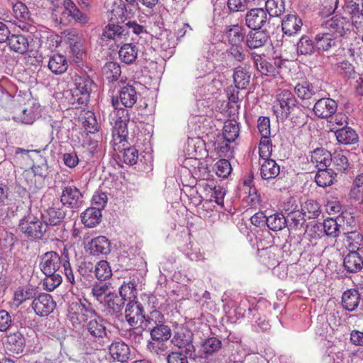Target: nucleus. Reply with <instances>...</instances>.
Returning <instances> with one entry per match:
<instances>
[{
  "instance_id": "1",
  "label": "nucleus",
  "mask_w": 363,
  "mask_h": 363,
  "mask_svg": "<svg viewBox=\"0 0 363 363\" xmlns=\"http://www.w3.org/2000/svg\"><path fill=\"white\" fill-rule=\"evenodd\" d=\"M274 112L277 117L287 118L291 115V121L296 125L300 126L305 123L304 113L301 110L296 116L293 113L298 109V101L295 95L290 90L280 89L278 90L274 104Z\"/></svg>"
},
{
  "instance_id": "2",
  "label": "nucleus",
  "mask_w": 363,
  "mask_h": 363,
  "mask_svg": "<svg viewBox=\"0 0 363 363\" xmlns=\"http://www.w3.org/2000/svg\"><path fill=\"white\" fill-rule=\"evenodd\" d=\"M40 267L41 271L46 275L50 276L64 273L67 281L72 285L75 284L74 276L68 257V251L65 247L62 258L53 251L45 253L40 260Z\"/></svg>"
},
{
  "instance_id": "3",
  "label": "nucleus",
  "mask_w": 363,
  "mask_h": 363,
  "mask_svg": "<svg viewBox=\"0 0 363 363\" xmlns=\"http://www.w3.org/2000/svg\"><path fill=\"white\" fill-rule=\"evenodd\" d=\"M112 104L116 111L113 112L115 122L112 130L113 143L114 145L125 142L128 134V123L130 121L128 110L118 108L119 105L118 97L112 99Z\"/></svg>"
},
{
  "instance_id": "4",
  "label": "nucleus",
  "mask_w": 363,
  "mask_h": 363,
  "mask_svg": "<svg viewBox=\"0 0 363 363\" xmlns=\"http://www.w3.org/2000/svg\"><path fill=\"white\" fill-rule=\"evenodd\" d=\"M19 229L30 240H41L50 237V228L38 219L21 220Z\"/></svg>"
},
{
  "instance_id": "5",
  "label": "nucleus",
  "mask_w": 363,
  "mask_h": 363,
  "mask_svg": "<svg viewBox=\"0 0 363 363\" xmlns=\"http://www.w3.org/2000/svg\"><path fill=\"white\" fill-rule=\"evenodd\" d=\"M74 84L72 96L79 104L86 105L89 101L93 80L86 74L79 75L74 74L72 76Z\"/></svg>"
},
{
  "instance_id": "6",
  "label": "nucleus",
  "mask_w": 363,
  "mask_h": 363,
  "mask_svg": "<svg viewBox=\"0 0 363 363\" xmlns=\"http://www.w3.org/2000/svg\"><path fill=\"white\" fill-rule=\"evenodd\" d=\"M82 194L74 185L65 186L62 191L60 201L63 206L70 208H79L83 202Z\"/></svg>"
},
{
  "instance_id": "7",
  "label": "nucleus",
  "mask_w": 363,
  "mask_h": 363,
  "mask_svg": "<svg viewBox=\"0 0 363 363\" xmlns=\"http://www.w3.org/2000/svg\"><path fill=\"white\" fill-rule=\"evenodd\" d=\"M13 16L16 19L15 24L22 30L30 32L33 26L30 23V11L25 4L17 2L13 6Z\"/></svg>"
},
{
  "instance_id": "8",
  "label": "nucleus",
  "mask_w": 363,
  "mask_h": 363,
  "mask_svg": "<svg viewBox=\"0 0 363 363\" xmlns=\"http://www.w3.org/2000/svg\"><path fill=\"white\" fill-rule=\"evenodd\" d=\"M170 343L189 354V357H192L194 353L195 348L192 343V333L190 330L177 332Z\"/></svg>"
},
{
  "instance_id": "9",
  "label": "nucleus",
  "mask_w": 363,
  "mask_h": 363,
  "mask_svg": "<svg viewBox=\"0 0 363 363\" xmlns=\"http://www.w3.org/2000/svg\"><path fill=\"white\" fill-rule=\"evenodd\" d=\"M337 102L330 98L318 99L313 106V112L320 118H328L334 115L337 111Z\"/></svg>"
},
{
  "instance_id": "10",
  "label": "nucleus",
  "mask_w": 363,
  "mask_h": 363,
  "mask_svg": "<svg viewBox=\"0 0 363 363\" xmlns=\"http://www.w3.org/2000/svg\"><path fill=\"white\" fill-rule=\"evenodd\" d=\"M65 215L66 213L62 207L53 204L41 213V218L47 226H57L63 221Z\"/></svg>"
},
{
  "instance_id": "11",
  "label": "nucleus",
  "mask_w": 363,
  "mask_h": 363,
  "mask_svg": "<svg viewBox=\"0 0 363 363\" xmlns=\"http://www.w3.org/2000/svg\"><path fill=\"white\" fill-rule=\"evenodd\" d=\"M267 21V11L262 8L252 9L245 15V24L251 29H261Z\"/></svg>"
},
{
  "instance_id": "12",
  "label": "nucleus",
  "mask_w": 363,
  "mask_h": 363,
  "mask_svg": "<svg viewBox=\"0 0 363 363\" xmlns=\"http://www.w3.org/2000/svg\"><path fill=\"white\" fill-rule=\"evenodd\" d=\"M223 36L230 45L242 44L245 40V28L238 23L226 26L223 31Z\"/></svg>"
},
{
  "instance_id": "13",
  "label": "nucleus",
  "mask_w": 363,
  "mask_h": 363,
  "mask_svg": "<svg viewBox=\"0 0 363 363\" xmlns=\"http://www.w3.org/2000/svg\"><path fill=\"white\" fill-rule=\"evenodd\" d=\"M30 39V35L15 33L10 35L7 45L11 51L23 55L28 51Z\"/></svg>"
},
{
  "instance_id": "14",
  "label": "nucleus",
  "mask_w": 363,
  "mask_h": 363,
  "mask_svg": "<svg viewBox=\"0 0 363 363\" xmlns=\"http://www.w3.org/2000/svg\"><path fill=\"white\" fill-rule=\"evenodd\" d=\"M125 316L127 322L131 326L143 322L145 318L143 306L138 301H130L125 310Z\"/></svg>"
},
{
  "instance_id": "15",
  "label": "nucleus",
  "mask_w": 363,
  "mask_h": 363,
  "mask_svg": "<svg viewBox=\"0 0 363 363\" xmlns=\"http://www.w3.org/2000/svg\"><path fill=\"white\" fill-rule=\"evenodd\" d=\"M246 35L245 45L250 50L263 47L269 39L267 33L260 29H252Z\"/></svg>"
},
{
  "instance_id": "16",
  "label": "nucleus",
  "mask_w": 363,
  "mask_h": 363,
  "mask_svg": "<svg viewBox=\"0 0 363 363\" xmlns=\"http://www.w3.org/2000/svg\"><path fill=\"white\" fill-rule=\"evenodd\" d=\"M91 314L92 313L89 312ZM84 327L91 337L101 339L106 336V329L104 323V319L96 318V315H91V319L84 324Z\"/></svg>"
},
{
  "instance_id": "17",
  "label": "nucleus",
  "mask_w": 363,
  "mask_h": 363,
  "mask_svg": "<svg viewBox=\"0 0 363 363\" xmlns=\"http://www.w3.org/2000/svg\"><path fill=\"white\" fill-rule=\"evenodd\" d=\"M32 305L36 314L40 316L49 315L56 307L52 296H37L33 301Z\"/></svg>"
},
{
  "instance_id": "18",
  "label": "nucleus",
  "mask_w": 363,
  "mask_h": 363,
  "mask_svg": "<svg viewBox=\"0 0 363 363\" xmlns=\"http://www.w3.org/2000/svg\"><path fill=\"white\" fill-rule=\"evenodd\" d=\"M106 5L111 21H123L126 18L127 9L123 0H107Z\"/></svg>"
},
{
  "instance_id": "19",
  "label": "nucleus",
  "mask_w": 363,
  "mask_h": 363,
  "mask_svg": "<svg viewBox=\"0 0 363 363\" xmlns=\"http://www.w3.org/2000/svg\"><path fill=\"white\" fill-rule=\"evenodd\" d=\"M343 220L342 217H337L336 219L328 218L323 220L321 225L323 234L331 238H335L339 236L341 232L345 231V228L342 227L340 222Z\"/></svg>"
},
{
  "instance_id": "20",
  "label": "nucleus",
  "mask_w": 363,
  "mask_h": 363,
  "mask_svg": "<svg viewBox=\"0 0 363 363\" xmlns=\"http://www.w3.org/2000/svg\"><path fill=\"white\" fill-rule=\"evenodd\" d=\"M347 25L346 19L343 17L335 16L328 19L323 26L328 32L333 34L335 38L344 35L345 26Z\"/></svg>"
},
{
  "instance_id": "21",
  "label": "nucleus",
  "mask_w": 363,
  "mask_h": 363,
  "mask_svg": "<svg viewBox=\"0 0 363 363\" xmlns=\"http://www.w3.org/2000/svg\"><path fill=\"white\" fill-rule=\"evenodd\" d=\"M302 26L301 18L295 14L286 16L281 22L282 30L284 34L289 36L296 34L301 30Z\"/></svg>"
},
{
  "instance_id": "22",
  "label": "nucleus",
  "mask_w": 363,
  "mask_h": 363,
  "mask_svg": "<svg viewBox=\"0 0 363 363\" xmlns=\"http://www.w3.org/2000/svg\"><path fill=\"white\" fill-rule=\"evenodd\" d=\"M332 160V154L324 148H316L311 155V161L318 169H326Z\"/></svg>"
},
{
  "instance_id": "23",
  "label": "nucleus",
  "mask_w": 363,
  "mask_h": 363,
  "mask_svg": "<svg viewBox=\"0 0 363 363\" xmlns=\"http://www.w3.org/2000/svg\"><path fill=\"white\" fill-rule=\"evenodd\" d=\"M337 142L343 145H353L358 142V135L351 127L346 126L335 130Z\"/></svg>"
},
{
  "instance_id": "24",
  "label": "nucleus",
  "mask_w": 363,
  "mask_h": 363,
  "mask_svg": "<svg viewBox=\"0 0 363 363\" xmlns=\"http://www.w3.org/2000/svg\"><path fill=\"white\" fill-rule=\"evenodd\" d=\"M315 46L318 50L328 51L337 46L336 38L329 32L320 33L315 35Z\"/></svg>"
},
{
  "instance_id": "25",
  "label": "nucleus",
  "mask_w": 363,
  "mask_h": 363,
  "mask_svg": "<svg viewBox=\"0 0 363 363\" xmlns=\"http://www.w3.org/2000/svg\"><path fill=\"white\" fill-rule=\"evenodd\" d=\"M89 250L93 255H108L111 252V243L105 236H99L90 242Z\"/></svg>"
},
{
  "instance_id": "26",
  "label": "nucleus",
  "mask_w": 363,
  "mask_h": 363,
  "mask_svg": "<svg viewBox=\"0 0 363 363\" xmlns=\"http://www.w3.org/2000/svg\"><path fill=\"white\" fill-rule=\"evenodd\" d=\"M233 78L235 86L246 89L250 84L251 74L245 67L239 65L233 69Z\"/></svg>"
},
{
  "instance_id": "27",
  "label": "nucleus",
  "mask_w": 363,
  "mask_h": 363,
  "mask_svg": "<svg viewBox=\"0 0 363 363\" xmlns=\"http://www.w3.org/2000/svg\"><path fill=\"white\" fill-rule=\"evenodd\" d=\"M48 68L55 74H62L68 69V62L63 55L53 54L49 58Z\"/></svg>"
},
{
  "instance_id": "28",
  "label": "nucleus",
  "mask_w": 363,
  "mask_h": 363,
  "mask_svg": "<svg viewBox=\"0 0 363 363\" xmlns=\"http://www.w3.org/2000/svg\"><path fill=\"white\" fill-rule=\"evenodd\" d=\"M280 173V167L274 160H264L260 167V176L264 180L275 179Z\"/></svg>"
},
{
  "instance_id": "29",
  "label": "nucleus",
  "mask_w": 363,
  "mask_h": 363,
  "mask_svg": "<svg viewBox=\"0 0 363 363\" xmlns=\"http://www.w3.org/2000/svg\"><path fill=\"white\" fill-rule=\"evenodd\" d=\"M24 336L18 331L10 333L7 335L6 345L7 348L11 352L17 354L23 352L26 345Z\"/></svg>"
},
{
  "instance_id": "30",
  "label": "nucleus",
  "mask_w": 363,
  "mask_h": 363,
  "mask_svg": "<svg viewBox=\"0 0 363 363\" xmlns=\"http://www.w3.org/2000/svg\"><path fill=\"white\" fill-rule=\"evenodd\" d=\"M251 57L254 61L257 71L262 75L274 76L278 73L277 68L268 62L266 60L263 59L260 55L255 52H252Z\"/></svg>"
},
{
  "instance_id": "31",
  "label": "nucleus",
  "mask_w": 363,
  "mask_h": 363,
  "mask_svg": "<svg viewBox=\"0 0 363 363\" xmlns=\"http://www.w3.org/2000/svg\"><path fill=\"white\" fill-rule=\"evenodd\" d=\"M119 99L125 108H132L138 100V92L133 86L128 84L121 89Z\"/></svg>"
},
{
  "instance_id": "32",
  "label": "nucleus",
  "mask_w": 363,
  "mask_h": 363,
  "mask_svg": "<svg viewBox=\"0 0 363 363\" xmlns=\"http://www.w3.org/2000/svg\"><path fill=\"white\" fill-rule=\"evenodd\" d=\"M343 264L349 272H357L363 267V259L355 250L350 251L344 258Z\"/></svg>"
},
{
  "instance_id": "33",
  "label": "nucleus",
  "mask_w": 363,
  "mask_h": 363,
  "mask_svg": "<svg viewBox=\"0 0 363 363\" xmlns=\"http://www.w3.org/2000/svg\"><path fill=\"white\" fill-rule=\"evenodd\" d=\"M349 198L358 203H363V172L358 174L353 179Z\"/></svg>"
},
{
  "instance_id": "34",
  "label": "nucleus",
  "mask_w": 363,
  "mask_h": 363,
  "mask_svg": "<svg viewBox=\"0 0 363 363\" xmlns=\"http://www.w3.org/2000/svg\"><path fill=\"white\" fill-rule=\"evenodd\" d=\"M25 177L28 180V184L32 186H34L36 188H39L41 184L40 182L39 185L37 184V180L34 179V177H38V179L43 181L47 174V167L46 165L43 164V166L33 164L30 170H26L25 172Z\"/></svg>"
},
{
  "instance_id": "35",
  "label": "nucleus",
  "mask_w": 363,
  "mask_h": 363,
  "mask_svg": "<svg viewBox=\"0 0 363 363\" xmlns=\"http://www.w3.org/2000/svg\"><path fill=\"white\" fill-rule=\"evenodd\" d=\"M110 354L118 362H125L130 356V349L128 345L123 342H116L109 346Z\"/></svg>"
},
{
  "instance_id": "36",
  "label": "nucleus",
  "mask_w": 363,
  "mask_h": 363,
  "mask_svg": "<svg viewBox=\"0 0 363 363\" xmlns=\"http://www.w3.org/2000/svg\"><path fill=\"white\" fill-rule=\"evenodd\" d=\"M81 218L85 226L93 228L101 221V210L99 208H88L81 214Z\"/></svg>"
},
{
  "instance_id": "37",
  "label": "nucleus",
  "mask_w": 363,
  "mask_h": 363,
  "mask_svg": "<svg viewBox=\"0 0 363 363\" xmlns=\"http://www.w3.org/2000/svg\"><path fill=\"white\" fill-rule=\"evenodd\" d=\"M138 49L133 43L123 45L118 52L119 57L125 64L133 63L138 57Z\"/></svg>"
},
{
  "instance_id": "38",
  "label": "nucleus",
  "mask_w": 363,
  "mask_h": 363,
  "mask_svg": "<svg viewBox=\"0 0 363 363\" xmlns=\"http://www.w3.org/2000/svg\"><path fill=\"white\" fill-rule=\"evenodd\" d=\"M232 142L227 141L226 139L218 136L214 143V150L219 157L230 158L233 157V147L230 145Z\"/></svg>"
},
{
  "instance_id": "39",
  "label": "nucleus",
  "mask_w": 363,
  "mask_h": 363,
  "mask_svg": "<svg viewBox=\"0 0 363 363\" xmlns=\"http://www.w3.org/2000/svg\"><path fill=\"white\" fill-rule=\"evenodd\" d=\"M206 145L200 137L189 138L187 141V151L192 157H202L206 152Z\"/></svg>"
},
{
  "instance_id": "40",
  "label": "nucleus",
  "mask_w": 363,
  "mask_h": 363,
  "mask_svg": "<svg viewBox=\"0 0 363 363\" xmlns=\"http://www.w3.org/2000/svg\"><path fill=\"white\" fill-rule=\"evenodd\" d=\"M64 9L67 14L76 22L81 24H86L89 21L87 16L79 11L72 0L64 1Z\"/></svg>"
},
{
  "instance_id": "41",
  "label": "nucleus",
  "mask_w": 363,
  "mask_h": 363,
  "mask_svg": "<svg viewBox=\"0 0 363 363\" xmlns=\"http://www.w3.org/2000/svg\"><path fill=\"white\" fill-rule=\"evenodd\" d=\"M294 92L302 101L309 100L315 94L313 86L308 81L298 82L294 86Z\"/></svg>"
},
{
  "instance_id": "42",
  "label": "nucleus",
  "mask_w": 363,
  "mask_h": 363,
  "mask_svg": "<svg viewBox=\"0 0 363 363\" xmlns=\"http://www.w3.org/2000/svg\"><path fill=\"white\" fill-rule=\"evenodd\" d=\"M240 126L235 120H228L225 122L223 128L222 138L228 142H234L239 136Z\"/></svg>"
},
{
  "instance_id": "43",
  "label": "nucleus",
  "mask_w": 363,
  "mask_h": 363,
  "mask_svg": "<svg viewBox=\"0 0 363 363\" xmlns=\"http://www.w3.org/2000/svg\"><path fill=\"white\" fill-rule=\"evenodd\" d=\"M336 174L331 169H320L315 174L316 184L321 187H326L333 184Z\"/></svg>"
},
{
  "instance_id": "44",
  "label": "nucleus",
  "mask_w": 363,
  "mask_h": 363,
  "mask_svg": "<svg viewBox=\"0 0 363 363\" xmlns=\"http://www.w3.org/2000/svg\"><path fill=\"white\" fill-rule=\"evenodd\" d=\"M320 213V206L315 200L308 199L301 205L302 216L308 219L318 218Z\"/></svg>"
},
{
  "instance_id": "45",
  "label": "nucleus",
  "mask_w": 363,
  "mask_h": 363,
  "mask_svg": "<svg viewBox=\"0 0 363 363\" xmlns=\"http://www.w3.org/2000/svg\"><path fill=\"white\" fill-rule=\"evenodd\" d=\"M171 343L164 341L151 340L147 342V349L153 356L165 357L169 353V346Z\"/></svg>"
},
{
  "instance_id": "46",
  "label": "nucleus",
  "mask_w": 363,
  "mask_h": 363,
  "mask_svg": "<svg viewBox=\"0 0 363 363\" xmlns=\"http://www.w3.org/2000/svg\"><path fill=\"white\" fill-rule=\"evenodd\" d=\"M241 89L240 87H238L237 86L230 85L225 89V94L228 99V106L230 108H233L234 111L238 113L240 109V98L239 90Z\"/></svg>"
},
{
  "instance_id": "47",
  "label": "nucleus",
  "mask_w": 363,
  "mask_h": 363,
  "mask_svg": "<svg viewBox=\"0 0 363 363\" xmlns=\"http://www.w3.org/2000/svg\"><path fill=\"white\" fill-rule=\"evenodd\" d=\"M123 32V27L118 24L108 23L103 30L102 39L117 40L121 38Z\"/></svg>"
},
{
  "instance_id": "48",
  "label": "nucleus",
  "mask_w": 363,
  "mask_h": 363,
  "mask_svg": "<svg viewBox=\"0 0 363 363\" xmlns=\"http://www.w3.org/2000/svg\"><path fill=\"white\" fill-rule=\"evenodd\" d=\"M103 73L108 82H116L121 74V67L116 62H107L103 67Z\"/></svg>"
},
{
  "instance_id": "49",
  "label": "nucleus",
  "mask_w": 363,
  "mask_h": 363,
  "mask_svg": "<svg viewBox=\"0 0 363 363\" xmlns=\"http://www.w3.org/2000/svg\"><path fill=\"white\" fill-rule=\"evenodd\" d=\"M267 225L273 231L281 230L286 225V218L282 213H274L267 216Z\"/></svg>"
},
{
  "instance_id": "50",
  "label": "nucleus",
  "mask_w": 363,
  "mask_h": 363,
  "mask_svg": "<svg viewBox=\"0 0 363 363\" xmlns=\"http://www.w3.org/2000/svg\"><path fill=\"white\" fill-rule=\"evenodd\" d=\"M150 335L152 340L168 342L172 336V331L169 326L159 324L158 327L152 328Z\"/></svg>"
},
{
  "instance_id": "51",
  "label": "nucleus",
  "mask_w": 363,
  "mask_h": 363,
  "mask_svg": "<svg viewBox=\"0 0 363 363\" xmlns=\"http://www.w3.org/2000/svg\"><path fill=\"white\" fill-rule=\"evenodd\" d=\"M267 13L270 16L277 17L281 16L285 11L284 0H267L265 1Z\"/></svg>"
},
{
  "instance_id": "52",
  "label": "nucleus",
  "mask_w": 363,
  "mask_h": 363,
  "mask_svg": "<svg viewBox=\"0 0 363 363\" xmlns=\"http://www.w3.org/2000/svg\"><path fill=\"white\" fill-rule=\"evenodd\" d=\"M330 118V119L328 121V127L330 132H335V129H339L342 126H347L348 117L345 113L338 112Z\"/></svg>"
},
{
  "instance_id": "53",
  "label": "nucleus",
  "mask_w": 363,
  "mask_h": 363,
  "mask_svg": "<svg viewBox=\"0 0 363 363\" xmlns=\"http://www.w3.org/2000/svg\"><path fill=\"white\" fill-rule=\"evenodd\" d=\"M297 53L299 55H311L314 52L315 43L307 35H303L296 45Z\"/></svg>"
},
{
  "instance_id": "54",
  "label": "nucleus",
  "mask_w": 363,
  "mask_h": 363,
  "mask_svg": "<svg viewBox=\"0 0 363 363\" xmlns=\"http://www.w3.org/2000/svg\"><path fill=\"white\" fill-rule=\"evenodd\" d=\"M332 158L331 163L337 171L343 172L348 168V160L343 151H335Z\"/></svg>"
},
{
  "instance_id": "55",
  "label": "nucleus",
  "mask_w": 363,
  "mask_h": 363,
  "mask_svg": "<svg viewBox=\"0 0 363 363\" xmlns=\"http://www.w3.org/2000/svg\"><path fill=\"white\" fill-rule=\"evenodd\" d=\"M343 234L347 235L348 247H351L352 250H359V247L363 245V236L359 232L345 230Z\"/></svg>"
},
{
  "instance_id": "56",
  "label": "nucleus",
  "mask_w": 363,
  "mask_h": 363,
  "mask_svg": "<svg viewBox=\"0 0 363 363\" xmlns=\"http://www.w3.org/2000/svg\"><path fill=\"white\" fill-rule=\"evenodd\" d=\"M209 188L210 191L211 192V197L213 198L214 201L220 206H223L224 203V197L225 195V191L224 188L220 185L215 186L213 182L206 183L205 189L207 191Z\"/></svg>"
},
{
  "instance_id": "57",
  "label": "nucleus",
  "mask_w": 363,
  "mask_h": 363,
  "mask_svg": "<svg viewBox=\"0 0 363 363\" xmlns=\"http://www.w3.org/2000/svg\"><path fill=\"white\" fill-rule=\"evenodd\" d=\"M86 300L83 297V298H79L78 296H72V299L68 301V313H84V312H88L86 307Z\"/></svg>"
},
{
  "instance_id": "58",
  "label": "nucleus",
  "mask_w": 363,
  "mask_h": 363,
  "mask_svg": "<svg viewBox=\"0 0 363 363\" xmlns=\"http://www.w3.org/2000/svg\"><path fill=\"white\" fill-rule=\"evenodd\" d=\"M94 273L96 278L99 280L102 281L109 278L112 274L109 263L105 260L97 262Z\"/></svg>"
},
{
  "instance_id": "59",
  "label": "nucleus",
  "mask_w": 363,
  "mask_h": 363,
  "mask_svg": "<svg viewBox=\"0 0 363 363\" xmlns=\"http://www.w3.org/2000/svg\"><path fill=\"white\" fill-rule=\"evenodd\" d=\"M222 342L216 337H210L206 339L202 344L203 352L208 354L211 355L216 352L221 348Z\"/></svg>"
},
{
  "instance_id": "60",
  "label": "nucleus",
  "mask_w": 363,
  "mask_h": 363,
  "mask_svg": "<svg viewBox=\"0 0 363 363\" xmlns=\"http://www.w3.org/2000/svg\"><path fill=\"white\" fill-rule=\"evenodd\" d=\"M272 152V143L269 137H262L259 144V155L263 160L270 159Z\"/></svg>"
},
{
  "instance_id": "61",
  "label": "nucleus",
  "mask_w": 363,
  "mask_h": 363,
  "mask_svg": "<svg viewBox=\"0 0 363 363\" xmlns=\"http://www.w3.org/2000/svg\"><path fill=\"white\" fill-rule=\"evenodd\" d=\"M215 171L218 177L227 178L232 171L231 164L228 160L220 159L215 164Z\"/></svg>"
},
{
  "instance_id": "62",
  "label": "nucleus",
  "mask_w": 363,
  "mask_h": 363,
  "mask_svg": "<svg viewBox=\"0 0 363 363\" xmlns=\"http://www.w3.org/2000/svg\"><path fill=\"white\" fill-rule=\"evenodd\" d=\"M340 74L348 78H354L356 72L354 65L347 60H342L336 64Z\"/></svg>"
},
{
  "instance_id": "63",
  "label": "nucleus",
  "mask_w": 363,
  "mask_h": 363,
  "mask_svg": "<svg viewBox=\"0 0 363 363\" xmlns=\"http://www.w3.org/2000/svg\"><path fill=\"white\" fill-rule=\"evenodd\" d=\"M17 113V117L22 123L26 124H32L37 117L33 107L20 108Z\"/></svg>"
},
{
  "instance_id": "64",
  "label": "nucleus",
  "mask_w": 363,
  "mask_h": 363,
  "mask_svg": "<svg viewBox=\"0 0 363 363\" xmlns=\"http://www.w3.org/2000/svg\"><path fill=\"white\" fill-rule=\"evenodd\" d=\"M188 357H189V354L180 350L169 353L166 357V359L167 363H188Z\"/></svg>"
}]
</instances>
